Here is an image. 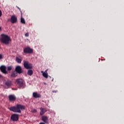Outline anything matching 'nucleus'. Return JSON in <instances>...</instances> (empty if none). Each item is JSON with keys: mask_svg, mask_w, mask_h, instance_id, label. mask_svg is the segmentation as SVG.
<instances>
[{"mask_svg": "<svg viewBox=\"0 0 124 124\" xmlns=\"http://www.w3.org/2000/svg\"><path fill=\"white\" fill-rule=\"evenodd\" d=\"M42 121L46 124H48V117L46 116H43L42 117Z\"/></svg>", "mask_w": 124, "mask_h": 124, "instance_id": "nucleus-11", "label": "nucleus"}, {"mask_svg": "<svg viewBox=\"0 0 124 124\" xmlns=\"http://www.w3.org/2000/svg\"><path fill=\"white\" fill-rule=\"evenodd\" d=\"M39 124H46L45 123H40Z\"/></svg>", "mask_w": 124, "mask_h": 124, "instance_id": "nucleus-28", "label": "nucleus"}, {"mask_svg": "<svg viewBox=\"0 0 124 124\" xmlns=\"http://www.w3.org/2000/svg\"><path fill=\"white\" fill-rule=\"evenodd\" d=\"M19 120V115L17 114H13L11 117V120L13 122H17Z\"/></svg>", "mask_w": 124, "mask_h": 124, "instance_id": "nucleus-6", "label": "nucleus"}, {"mask_svg": "<svg viewBox=\"0 0 124 124\" xmlns=\"http://www.w3.org/2000/svg\"><path fill=\"white\" fill-rule=\"evenodd\" d=\"M16 82L20 88H22V89H24V88H25L24 80L23 79H17L16 80Z\"/></svg>", "mask_w": 124, "mask_h": 124, "instance_id": "nucleus-3", "label": "nucleus"}, {"mask_svg": "<svg viewBox=\"0 0 124 124\" xmlns=\"http://www.w3.org/2000/svg\"><path fill=\"white\" fill-rule=\"evenodd\" d=\"M16 97L15 95H9V101H15L16 100Z\"/></svg>", "mask_w": 124, "mask_h": 124, "instance_id": "nucleus-12", "label": "nucleus"}, {"mask_svg": "<svg viewBox=\"0 0 124 124\" xmlns=\"http://www.w3.org/2000/svg\"><path fill=\"white\" fill-rule=\"evenodd\" d=\"M23 52L25 54H31L33 52V49L31 48L29 46H27L25 48H24L23 50Z\"/></svg>", "mask_w": 124, "mask_h": 124, "instance_id": "nucleus-5", "label": "nucleus"}, {"mask_svg": "<svg viewBox=\"0 0 124 124\" xmlns=\"http://www.w3.org/2000/svg\"><path fill=\"white\" fill-rule=\"evenodd\" d=\"M33 113H36L37 110L36 109H34L32 110Z\"/></svg>", "mask_w": 124, "mask_h": 124, "instance_id": "nucleus-22", "label": "nucleus"}, {"mask_svg": "<svg viewBox=\"0 0 124 124\" xmlns=\"http://www.w3.org/2000/svg\"><path fill=\"white\" fill-rule=\"evenodd\" d=\"M52 93H58V91L57 90H54L52 91Z\"/></svg>", "mask_w": 124, "mask_h": 124, "instance_id": "nucleus-26", "label": "nucleus"}, {"mask_svg": "<svg viewBox=\"0 0 124 124\" xmlns=\"http://www.w3.org/2000/svg\"><path fill=\"white\" fill-rule=\"evenodd\" d=\"M40 115L41 116H43L45 114L46 112H47V109L45 108H40Z\"/></svg>", "mask_w": 124, "mask_h": 124, "instance_id": "nucleus-13", "label": "nucleus"}, {"mask_svg": "<svg viewBox=\"0 0 124 124\" xmlns=\"http://www.w3.org/2000/svg\"><path fill=\"white\" fill-rule=\"evenodd\" d=\"M2 58H3L2 55L0 54V60H1V59H2Z\"/></svg>", "mask_w": 124, "mask_h": 124, "instance_id": "nucleus-25", "label": "nucleus"}, {"mask_svg": "<svg viewBox=\"0 0 124 124\" xmlns=\"http://www.w3.org/2000/svg\"><path fill=\"white\" fill-rule=\"evenodd\" d=\"M32 95L34 98H40V97H41V95L38 93L37 92H33L32 93Z\"/></svg>", "mask_w": 124, "mask_h": 124, "instance_id": "nucleus-14", "label": "nucleus"}, {"mask_svg": "<svg viewBox=\"0 0 124 124\" xmlns=\"http://www.w3.org/2000/svg\"><path fill=\"white\" fill-rule=\"evenodd\" d=\"M18 76V73L15 70L12 72V73L11 75V77L13 78H14L15 77H16V76Z\"/></svg>", "mask_w": 124, "mask_h": 124, "instance_id": "nucleus-16", "label": "nucleus"}, {"mask_svg": "<svg viewBox=\"0 0 124 124\" xmlns=\"http://www.w3.org/2000/svg\"><path fill=\"white\" fill-rule=\"evenodd\" d=\"M10 22L14 24L17 22V17L15 15H13L11 17Z\"/></svg>", "mask_w": 124, "mask_h": 124, "instance_id": "nucleus-7", "label": "nucleus"}, {"mask_svg": "<svg viewBox=\"0 0 124 124\" xmlns=\"http://www.w3.org/2000/svg\"><path fill=\"white\" fill-rule=\"evenodd\" d=\"M2 11L0 10V17L2 16Z\"/></svg>", "mask_w": 124, "mask_h": 124, "instance_id": "nucleus-24", "label": "nucleus"}, {"mask_svg": "<svg viewBox=\"0 0 124 124\" xmlns=\"http://www.w3.org/2000/svg\"><path fill=\"white\" fill-rule=\"evenodd\" d=\"M33 71L32 70L30 69L27 72L28 75H29L30 76H31L33 75Z\"/></svg>", "mask_w": 124, "mask_h": 124, "instance_id": "nucleus-17", "label": "nucleus"}, {"mask_svg": "<svg viewBox=\"0 0 124 124\" xmlns=\"http://www.w3.org/2000/svg\"><path fill=\"white\" fill-rule=\"evenodd\" d=\"M15 71L19 74H20L23 72V70H22L21 66L20 65H18L16 67Z\"/></svg>", "mask_w": 124, "mask_h": 124, "instance_id": "nucleus-8", "label": "nucleus"}, {"mask_svg": "<svg viewBox=\"0 0 124 124\" xmlns=\"http://www.w3.org/2000/svg\"><path fill=\"white\" fill-rule=\"evenodd\" d=\"M20 22L23 24H26V21L25 20L24 18L22 17H21L20 18Z\"/></svg>", "mask_w": 124, "mask_h": 124, "instance_id": "nucleus-18", "label": "nucleus"}, {"mask_svg": "<svg viewBox=\"0 0 124 124\" xmlns=\"http://www.w3.org/2000/svg\"><path fill=\"white\" fill-rule=\"evenodd\" d=\"M43 77H45V78H47L48 77L47 73H46V72L43 73Z\"/></svg>", "mask_w": 124, "mask_h": 124, "instance_id": "nucleus-19", "label": "nucleus"}, {"mask_svg": "<svg viewBox=\"0 0 124 124\" xmlns=\"http://www.w3.org/2000/svg\"><path fill=\"white\" fill-rule=\"evenodd\" d=\"M4 85L8 88H10L12 86V81L9 80H6L4 82Z\"/></svg>", "mask_w": 124, "mask_h": 124, "instance_id": "nucleus-10", "label": "nucleus"}, {"mask_svg": "<svg viewBox=\"0 0 124 124\" xmlns=\"http://www.w3.org/2000/svg\"><path fill=\"white\" fill-rule=\"evenodd\" d=\"M22 60L23 58L21 56H19L18 57H16V61L18 63H21Z\"/></svg>", "mask_w": 124, "mask_h": 124, "instance_id": "nucleus-15", "label": "nucleus"}, {"mask_svg": "<svg viewBox=\"0 0 124 124\" xmlns=\"http://www.w3.org/2000/svg\"><path fill=\"white\" fill-rule=\"evenodd\" d=\"M0 41L1 43L5 45H8L12 41V39L10 36L6 34H1Z\"/></svg>", "mask_w": 124, "mask_h": 124, "instance_id": "nucleus-2", "label": "nucleus"}, {"mask_svg": "<svg viewBox=\"0 0 124 124\" xmlns=\"http://www.w3.org/2000/svg\"><path fill=\"white\" fill-rule=\"evenodd\" d=\"M25 36L29 37V32L26 33L25 34Z\"/></svg>", "mask_w": 124, "mask_h": 124, "instance_id": "nucleus-21", "label": "nucleus"}, {"mask_svg": "<svg viewBox=\"0 0 124 124\" xmlns=\"http://www.w3.org/2000/svg\"><path fill=\"white\" fill-rule=\"evenodd\" d=\"M13 66H9L7 67V70L10 71L13 69Z\"/></svg>", "mask_w": 124, "mask_h": 124, "instance_id": "nucleus-20", "label": "nucleus"}, {"mask_svg": "<svg viewBox=\"0 0 124 124\" xmlns=\"http://www.w3.org/2000/svg\"><path fill=\"white\" fill-rule=\"evenodd\" d=\"M1 30V28L0 27V31Z\"/></svg>", "mask_w": 124, "mask_h": 124, "instance_id": "nucleus-29", "label": "nucleus"}, {"mask_svg": "<svg viewBox=\"0 0 124 124\" xmlns=\"http://www.w3.org/2000/svg\"><path fill=\"white\" fill-rule=\"evenodd\" d=\"M0 70L4 74H7L8 73L6 70V66L5 65H1L0 67Z\"/></svg>", "mask_w": 124, "mask_h": 124, "instance_id": "nucleus-9", "label": "nucleus"}, {"mask_svg": "<svg viewBox=\"0 0 124 124\" xmlns=\"http://www.w3.org/2000/svg\"><path fill=\"white\" fill-rule=\"evenodd\" d=\"M16 8H17V9H19V10L20 11V12H21V13H22V11H21V9H20L19 7H18V6H16Z\"/></svg>", "mask_w": 124, "mask_h": 124, "instance_id": "nucleus-23", "label": "nucleus"}, {"mask_svg": "<svg viewBox=\"0 0 124 124\" xmlns=\"http://www.w3.org/2000/svg\"><path fill=\"white\" fill-rule=\"evenodd\" d=\"M1 78H2V76L0 75V79H1Z\"/></svg>", "mask_w": 124, "mask_h": 124, "instance_id": "nucleus-27", "label": "nucleus"}, {"mask_svg": "<svg viewBox=\"0 0 124 124\" xmlns=\"http://www.w3.org/2000/svg\"><path fill=\"white\" fill-rule=\"evenodd\" d=\"M9 110L10 111H12L14 113H21V110H25V106L20 105V104H17L16 106L11 107L10 108H8Z\"/></svg>", "mask_w": 124, "mask_h": 124, "instance_id": "nucleus-1", "label": "nucleus"}, {"mask_svg": "<svg viewBox=\"0 0 124 124\" xmlns=\"http://www.w3.org/2000/svg\"><path fill=\"white\" fill-rule=\"evenodd\" d=\"M23 65L25 68L27 69H30L32 68V65L31 63H29L28 61H24Z\"/></svg>", "mask_w": 124, "mask_h": 124, "instance_id": "nucleus-4", "label": "nucleus"}]
</instances>
